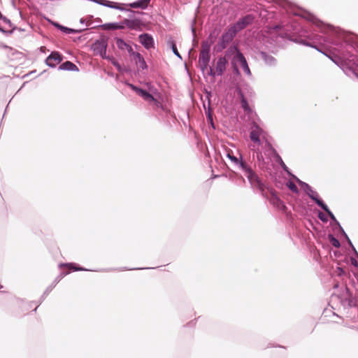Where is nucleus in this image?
Listing matches in <instances>:
<instances>
[{"instance_id":"obj_52","label":"nucleus","mask_w":358,"mask_h":358,"mask_svg":"<svg viewBox=\"0 0 358 358\" xmlns=\"http://www.w3.org/2000/svg\"><path fill=\"white\" fill-rule=\"evenodd\" d=\"M338 275H341L345 273V271L343 270V268H341V267H338Z\"/></svg>"},{"instance_id":"obj_22","label":"nucleus","mask_w":358,"mask_h":358,"mask_svg":"<svg viewBox=\"0 0 358 358\" xmlns=\"http://www.w3.org/2000/svg\"><path fill=\"white\" fill-rule=\"evenodd\" d=\"M132 57L136 64L138 66L139 69L142 70L148 69V65L141 53L136 52Z\"/></svg>"},{"instance_id":"obj_8","label":"nucleus","mask_w":358,"mask_h":358,"mask_svg":"<svg viewBox=\"0 0 358 358\" xmlns=\"http://www.w3.org/2000/svg\"><path fill=\"white\" fill-rule=\"evenodd\" d=\"M309 21L312 22L313 24L319 29L322 33H325L327 30H332L334 28L330 24H327L318 20L315 16L310 13H308L306 16Z\"/></svg>"},{"instance_id":"obj_55","label":"nucleus","mask_w":358,"mask_h":358,"mask_svg":"<svg viewBox=\"0 0 358 358\" xmlns=\"http://www.w3.org/2000/svg\"><path fill=\"white\" fill-rule=\"evenodd\" d=\"M351 262H352V264L355 266L358 267V263H357V260H356V259H355L352 258Z\"/></svg>"},{"instance_id":"obj_4","label":"nucleus","mask_w":358,"mask_h":358,"mask_svg":"<svg viewBox=\"0 0 358 358\" xmlns=\"http://www.w3.org/2000/svg\"><path fill=\"white\" fill-rule=\"evenodd\" d=\"M294 41L297 43L306 45V46H309V47L313 48L316 49L317 50L321 52L324 55H326L328 58H329L340 69H341L343 66V65L345 64V63L346 62L341 57H340L338 56H336V55H333L332 56V55H329L324 53L320 50L317 48V47L313 44V43L308 41L306 39H301V38L297 39V38H296V39L294 40Z\"/></svg>"},{"instance_id":"obj_50","label":"nucleus","mask_w":358,"mask_h":358,"mask_svg":"<svg viewBox=\"0 0 358 358\" xmlns=\"http://www.w3.org/2000/svg\"><path fill=\"white\" fill-rule=\"evenodd\" d=\"M208 74L212 76V77H215V75L217 74L216 73V70L214 71L211 67L209 68V73Z\"/></svg>"},{"instance_id":"obj_38","label":"nucleus","mask_w":358,"mask_h":358,"mask_svg":"<svg viewBox=\"0 0 358 358\" xmlns=\"http://www.w3.org/2000/svg\"><path fill=\"white\" fill-rule=\"evenodd\" d=\"M238 155H239V157L234 156V157H232V159L231 160V162L233 164L234 167H236L238 165L239 162L243 158L241 154L238 153Z\"/></svg>"},{"instance_id":"obj_14","label":"nucleus","mask_w":358,"mask_h":358,"mask_svg":"<svg viewBox=\"0 0 358 358\" xmlns=\"http://www.w3.org/2000/svg\"><path fill=\"white\" fill-rule=\"evenodd\" d=\"M210 59V53L200 52L199 57V65L201 71L204 72L207 69Z\"/></svg>"},{"instance_id":"obj_30","label":"nucleus","mask_w":358,"mask_h":358,"mask_svg":"<svg viewBox=\"0 0 358 358\" xmlns=\"http://www.w3.org/2000/svg\"><path fill=\"white\" fill-rule=\"evenodd\" d=\"M213 43V41H210V42L207 40L203 41L201 43V50L200 52L210 53L211 44Z\"/></svg>"},{"instance_id":"obj_42","label":"nucleus","mask_w":358,"mask_h":358,"mask_svg":"<svg viewBox=\"0 0 358 358\" xmlns=\"http://www.w3.org/2000/svg\"><path fill=\"white\" fill-rule=\"evenodd\" d=\"M150 102H153L154 106H155V107L156 108H162V109H163V106L161 103V102L159 101L157 99H156L155 97H154V100H152Z\"/></svg>"},{"instance_id":"obj_60","label":"nucleus","mask_w":358,"mask_h":358,"mask_svg":"<svg viewBox=\"0 0 358 358\" xmlns=\"http://www.w3.org/2000/svg\"><path fill=\"white\" fill-rule=\"evenodd\" d=\"M2 287H3L2 285H0V289L2 288Z\"/></svg>"},{"instance_id":"obj_16","label":"nucleus","mask_w":358,"mask_h":358,"mask_svg":"<svg viewBox=\"0 0 358 358\" xmlns=\"http://www.w3.org/2000/svg\"><path fill=\"white\" fill-rule=\"evenodd\" d=\"M269 201L280 210L285 211L287 208L285 203L275 193L272 192Z\"/></svg>"},{"instance_id":"obj_11","label":"nucleus","mask_w":358,"mask_h":358,"mask_svg":"<svg viewBox=\"0 0 358 358\" xmlns=\"http://www.w3.org/2000/svg\"><path fill=\"white\" fill-rule=\"evenodd\" d=\"M124 28L127 27L131 30L141 31L143 22L141 19H124Z\"/></svg>"},{"instance_id":"obj_3","label":"nucleus","mask_w":358,"mask_h":358,"mask_svg":"<svg viewBox=\"0 0 358 358\" xmlns=\"http://www.w3.org/2000/svg\"><path fill=\"white\" fill-rule=\"evenodd\" d=\"M108 38L102 36L96 40L91 46L92 50L96 55H99L102 59H110V57L106 55L108 47Z\"/></svg>"},{"instance_id":"obj_2","label":"nucleus","mask_w":358,"mask_h":358,"mask_svg":"<svg viewBox=\"0 0 358 358\" xmlns=\"http://www.w3.org/2000/svg\"><path fill=\"white\" fill-rule=\"evenodd\" d=\"M236 92L240 98L242 108L245 112L250 113L252 110L248 101L251 100L255 96L253 89L249 85L245 84L242 87H236Z\"/></svg>"},{"instance_id":"obj_7","label":"nucleus","mask_w":358,"mask_h":358,"mask_svg":"<svg viewBox=\"0 0 358 358\" xmlns=\"http://www.w3.org/2000/svg\"><path fill=\"white\" fill-rule=\"evenodd\" d=\"M254 16L251 14L246 15L245 16L240 18L236 23L231 25L229 27L234 30L236 34L245 29L247 26L252 24L254 21Z\"/></svg>"},{"instance_id":"obj_33","label":"nucleus","mask_w":358,"mask_h":358,"mask_svg":"<svg viewBox=\"0 0 358 358\" xmlns=\"http://www.w3.org/2000/svg\"><path fill=\"white\" fill-rule=\"evenodd\" d=\"M292 178L296 180V182L304 190L305 192L311 187L308 183L301 180L296 176L292 175Z\"/></svg>"},{"instance_id":"obj_19","label":"nucleus","mask_w":358,"mask_h":358,"mask_svg":"<svg viewBox=\"0 0 358 358\" xmlns=\"http://www.w3.org/2000/svg\"><path fill=\"white\" fill-rule=\"evenodd\" d=\"M237 61L239 63V64L241 65V66L243 69L245 73L247 74L248 76H251V71L250 70V68L248 66L247 61H246L243 53L238 54Z\"/></svg>"},{"instance_id":"obj_48","label":"nucleus","mask_w":358,"mask_h":358,"mask_svg":"<svg viewBox=\"0 0 358 358\" xmlns=\"http://www.w3.org/2000/svg\"><path fill=\"white\" fill-rule=\"evenodd\" d=\"M308 38L311 40L320 41L321 38V36L317 34H312L311 35H309L308 36Z\"/></svg>"},{"instance_id":"obj_10","label":"nucleus","mask_w":358,"mask_h":358,"mask_svg":"<svg viewBox=\"0 0 358 358\" xmlns=\"http://www.w3.org/2000/svg\"><path fill=\"white\" fill-rule=\"evenodd\" d=\"M139 42L146 49L150 50L155 47V41L152 36L148 33H143L138 36Z\"/></svg>"},{"instance_id":"obj_15","label":"nucleus","mask_w":358,"mask_h":358,"mask_svg":"<svg viewBox=\"0 0 358 358\" xmlns=\"http://www.w3.org/2000/svg\"><path fill=\"white\" fill-rule=\"evenodd\" d=\"M116 45L118 49L120 50H127L129 55L132 57L136 52L134 51L132 47L129 45L127 43H126L122 38H116Z\"/></svg>"},{"instance_id":"obj_45","label":"nucleus","mask_w":358,"mask_h":358,"mask_svg":"<svg viewBox=\"0 0 358 358\" xmlns=\"http://www.w3.org/2000/svg\"><path fill=\"white\" fill-rule=\"evenodd\" d=\"M110 60H111V62H112L113 65L116 67L117 70L118 71L121 72L122 71V67H121L120 64H119V62L117 61H116L115 59H110Z\"/></svg>"},{"instance_id":"obj_6","label":"nucleus","mask_w":358,"mask_h":358,"mask_svg":"<svg viewBox=\"0 0 358 358\" xmlns=\"http://www.w3.org/2000/svg\"><path fill=\"white\" fill-rule=\"evenodd\" d=\"M266 134L264 129L259 127L256 122H252L250 131V138L254 143L257 144L258 145H261L260 137L265 138L264 135Z\"/></svg>"},{"instance_id":"obj_39","label":"nucleus","mask_w":358,"mask_h":358,"mask_svg":"<svg viewBox=\"0 0 358 358\" xmlns=\"http://www.w3.org/2000/svg\"><path fill=\"white\" fill-rule=\"evenodd\" d=\"M69 273H61L53 281L52 285L53 286H55L65 275H66Z\"/></svg>"},{"instance_id":"obj_54","label":"nucleus","mask_w":358,"mask_h":358,"mask_svg":"<svg viewBox=\"0 0 358 358\" xmlns=\"http://www.w3.org/2000/svg\"><path fill=\"white\" fill-rule=\"evenodd\" d=\"M257 159H258V161L264 160L262 153H260V152L257 153Z\"/></svg>"},{"instance_id":"obj_9","label":"nucleus","mask_w":358,"mask_h":358,"mask_svg":"<svg viewBox=\"0 0 358 358\" xmlns=\"http://www.w3.org/2000/svg\"><path fill=\"white\" fill-rule=\"evenodd\" d=\"M63 60L62 55L57 51H52L45 59V64L50 68H55Z\"/></svg>"},{"instance_id":"obj_40","label":"nucleus","mask_w":358,"mask_h":358,"mask_svg":"<svg viewBox=\"0 0 358 358\" xmlns=\"http://www.w3.org/2000/svg\"><path fill=\"white\" fill-rule=\"evenodd\" d=\"M0 20H2L4 23L7 24L9 27H12L13 24L11 21L8 19L6 17L3 15L0 12Z\"/></svg>"},{"instance_id":"obj_24","label":"nucleus","mask_w":358,"mask_h":358,"mask_svg":"<svg viewBox=\"0 0 358 358\" xmlns=\"http://www.w3.org/2000/svg\"><path fill=\"white\" fill-rule=\"evenodd\" d=\"M264 150L265 155H268V157H273L274 158L276 156V154H278L276 150L273 147L271 143L266 138Z\"/></svg>"},{"instance_id":"obj_26","label":"nucleus","mask_w":358,"mask_h":358,"mask_svg":"<svg viewBox=\"0 0 358 358\" xmlns=\"http://www.w3.org/2000/svg\"><path fill=\"white\" fill-rule=\"evenodd\" d=\"M341 69L348 77H352V76H355L356 78L358 77V73L355 71V69L352 67L350 66L347 64V62L345 63V64Z\"/></svg>"},{"instance_id":"obj_12","label":"nucleus","mask_w":358,"mask_h":358,"mask_svg":"<svg viewBox=\"0 0 358 358\" xmlns=\"http://www.w3.org/2000/svg\"><path fill=\"white\" fill-rule=\"evenodd\" d=\"M133 91L136 92L138 95L143 98L144 100L150 102L152 100H154V96L149 93L147 90L140 88L133 84L127 83V84Z\"/></svg>"},{"instance_id":"obj_28","label":"nucleus","mask_w":358,"mask_h":358,"mask_svg":"<svg viewBox=\"0 0 358 358\" xmlns=\"http://www.w3.org/2000/svg\"><path fill=\"white\" fill-rule=\"evenodd\" d=\"M166 43H167V45L171 49V50L173 52V54L177 57H178L180 59H182V57H181L180 54L179 53L178 49H177L176 42L173 39L172 37H169V38L167 40Z\"/></svg>"},{"instance_id":"obj_41","label":"nucleus","mask_w":358,"mask_h":358,"mask_svg":"<svg viewBox=\"0 0 358 358\" xmlns=\"http://www.w3.org/2000/svg\"><path fill=\"white\" fill-rule=\"evenodd\" d=\"M54 287L55 286H53V285H51L49 287H48L42 295V299H44L50 293V292L52 290Z\"/></svg>"},{"instance_id":"obj_44","label":"nucleus","mask_w":358,"mask_h":358,"mask_svg":"<svg viewBox=\"0 0 358 358\" xmlns=\"http://www.w3.org/2000/svg\"><path fill=\"white\" fill-rule=\"evenodd\" d=\"M341 232H342V234H343V236H345V238H346V240L348 241V244L351 246V248H352V250H353L354 251H355V248L354 245H352V242H351L350 239L349 238V237L348 236V235H347V234H346V233L345 232L344 229H342V230H341Z\"/></svg>"},{"instance_id":"obj_32","label":"nucleus","mask_w":358,"mask_h":358,"mask_svg":"<svg viewBox=\"0 0 358 358\" xmlns=\"http://www.w3.org/2000/svg\"><path fill=\"white\" fill-rule=\"evenodd\" d=\"M347 294H348V303L350 307H355L357 306V299L352 296V294L350 292L349 289L346 288Z\"/></svg>"},{"instance_id":"obj_43","label":"nucleus","mask_w":358,"mask_h":358,"mask_svg":"<svg viewBox=\"0 0 358 358\" xmlns=\"http://www.w3.org/2000/svg\"><path fill=\"white\" fill-rule=\"evenodd\" d=\"M341 232H342V234H343V236H345V238H346V240L348 241V244L351 246V248H352V250H353L354 251H355V248L354 245H352V242H351L350 239L349 238V237L348 236V235H347V234H346V233L345 232L344 229H342V230H341Z\"/></svg>"},{"instance_id":"obj_46","label":"nucleus","mask_w":358,"mask_h":358,"mask_svg":"<svg viewBox=\"0 0 358 358\" xmlns=\"http://www.w3.org/2000/svg\"><path fill=\"white\" fill-rule=\"evenodd\" d=\"M318 218L323 222H327L328 221L327 217L322 212H319Z\"/></svg>"},{"instance_id":"obj_34","label":"nucleus","mask_w":358,"mask_h":358,"mask_svg":"<svg viewBox=\"0 0 358 358\" xmlns=\"http://www.w3.org/2000/svg\"><path fill=\"white\" fill-rule=\"evenodd\" d=\"M83 31V29H75L69 28L65 26L62 27V30H61V31H62L63 33L67 34H78V33L82 32Z\"/></svg>"},{"instance_id":"obj_17","label":"nucleus","mask_w":358,"mask_h":358,"mask_svg":"<svg viewBox=\"0 0 358 358\" xmlns=\"http://www.w3.org/2000/svg\"><path fill=\"white\" fill-rule=\"evenodd\" d=\"M306 193L308 194V196L314 201L316 204L322 208L323 206H324L326 203L319 197V195L317 192L313 189L312 187H310L308 190L306 192Z\"/></svg>"},{"instance_id":"obj_47","label":"nucleus","mask_w":358,"mask_h":358,"mask_svg":"<svg viewBox=\"0 0 358 358\" xmlns=\"http://www.w3.org/2000/svg\"><path fill=\"white\" fill-rule=\"evenodd\" d=\"M15 27H13V29H10V30H9V31H6V30L3 29L0 26V31H1V33H3V34H6V35H10V34H12L14 32V30H15Z\"/></svg>"},{"instance_id":"obj_53","label":"nucleus","mask_w":358,"mask_h":358,"mask_svg":"<svg viewBox=\"0 0 358 358\" xmlns=\"http://www.w3.org/2000/svg\"><path fill=\"white\" fill-rule=\"evenodd\" d=\"M207 117H208V119L212 122L213 117L209 110L208 111Z\"/></svg>"},{"instance_id":"obj_13","label":"nucleus","mask_w":358,"mask_h":358,"mask_svg":"<svg viewBox=\"0 0 358 358\" xmlns=\"http://www.w3.org/2000/svg\"><path fill=\"white\" fill-rule=\"evenodd\" d=\"M228 64V61L225 57H217L215 70L217 76H222L224 72L226 70L227 64Z\"/></svg>"},{"instance_id":"obj_49","label":"nucleus","mask_w":358,"mask_h":358,"mask_svg":"<svg viewBox=\"0 0 358 358\" xmlns=\"http://www.w3.org/2000/svg\"><path fill=\"white\" fill-rule=\"evenodd\" d=\"M235 155L233 153V151L229 150L227 151L226 157L231 161L232 159V157H234Z\"/></svg>"},{"instance_id":"obj_31","label":"nucleus","mask_w":358,"mask_h":358,"mask_svg":"<svg viewBox=\"0 0 358 358\" xmlns=\"http://www.w3.org/2000/svg\"><path fill=\"white\" fill-rule=\"evenodd\" d=\"M60 266H66L69 269L73 270L74 271H88V269H86L85 268L80 267L77 266L74 263H69V264H61L59 265Z\"/></svg>"},{"instance_id":"obj_37","label":"nucleus","mask_w":358,"mask_h":358,"mask_svg":"<svg viewBox=\"0 0 358 358\" xmlns=\"http://www.w3.org/2000/svg\"><path fill=\"white\" fill-rule=\"evenodd\" d=\"M287 187L294 193H299V189L295 183L291 180L287 182Z\"/></svg>"},{"instance_id":"obj_27","label":"nucleus","mask_w":358,"mask_h":358,"mask_svg":"<svg viewBox=\"0 0 358 358\" xmlns=\"http://www.w3.org/2000/svg\"><path fill=\"white\" fill-rule=\"evenodd\" d=\"M324 211L326 212V213L329 216L330 219L331 220V221L338 227V228L340 229V230L341 231L342 229H343L342 228V227L341 226L339 222L336 220V217L334 216V215L333 214V213L329 210V207L327 206V204H325L324 206H323L322 208H321Z\"/></svg>"},{"instance_id":"obj_36","label":"nucleus","mask_w":358,"mask_h":358,"mask_svg":"<svg viewBox=\"0 0 358 358\" xmlns=\"http://www.w3.org/2000/svg\"><path fill=\"white\" fill-rule=\"evenodd\" d=\"M237 63H238L237 59H231V64L233 69L234 73H235L237 76H240L241 73L237 66Z\"/></svg>"},{"instance_id":"obj_61","label":"nucleus","mask_w":358,"mask_h":358,"mask_svg":"<svg viewBox=\"0 0 358 358\" xmlns=\"http://www.w3.org/2000/svg\"><path fill=\"white\" fill-rule=\"evenodd\" d=\"M357 78L358 79V77Z\"/></svg>"},{"instance_id":"obj_5","label":"nucleus","mask_w":358,"mask_h":358,"mask_svg":"<svg viewBox=\"0 0 358 358\" xmlns=\"http://www.w3.org/2000/svg\"><path fill=\"white\" fill-rule=\"evenodd\" d=\"M236 34L234 30L229 27L221 36L218 43L216 45V49L217 52H221L227 48L228 44L231 43Z\"/></svg>"},{"instance_id":"obj_21","label":"nucleus","mask_w":358,"mask_h":358,"mask_svg":"<svg viewBox=\"0 0 358 358\" xmlns=\"http://www.w3.org/2000/svg\"><path fill=\"white\" fill-rule=\"evenodd\" d=\"M260 56L266 65L273 66L276 64L275 58L267 52L262 51L260 52Z\"/></svg>"},{"instance_id":"obj_23","label":"nucleus","mask_w":358,"mask_h":358,"mask_svg":"<svg viewBox=\"0 0 358 358\" xmlns=\"http://www.w3.org/2000/svg\"><path fill=\"white\" fill-rule=\"evenodd\" d=\"M238 53H242V52L238 50L237 46L231 45L226 51L224 57L226 58L231 57V59H238Z\"/></svg>"},{"instance_id":"obj_51","label":"nucleus","mask_w":358,"mask_h":358,"mask_svg":"<svg viewBox=\"0 0 358 358\" xmlns=\"http://www.w3.org/2000/svg\"><path fill=\"white\" fill-rule=\"evenodd\" d=\"M52 24L55 27H57L59 30H62V27H63V25L59 24L58 22H52Z\"/></svg>"},{"instance_id":"obj_18","label":"nucleus","mask_w":358,"mask_h":358,"mask_svg":"<svg viewBox=\"0 0 358 358\" xmlns=\"http://www.w3.org/2000/svg\"><path fill=\"white\" fill-rule=\"evenodd\" d=\"M101 27L105 30H117V29H124V20L119 22H110L106 23L101 25Z\"/></svg>"},{"instance_id":"obj_59","label":"nucleus","mask_w":358,"mask_h":358,"mask_svg":"<svg viewBox=\"0 0 358 358\" xmlns=\"http://www.w3.org/2000/svg\"><path fill=\"white\" fill-rule=\"evenodd\" d=\"M192 31L193 33H194V31H194V28L193 27V26L192 27Z\"/></svg>"},{"instance_id":"obj_57","label":"nucleus","mask_w":358,"mask_h":358,"mask_svg":"<svg viewBox=\"0 0 358 358\" xmlns=\"http://www.w3.org/2000/svg\"><path fill=\"white\" fill-rule=\"evenodd\" d=\"M150 268H154L153 267H147V268H137L136 269H150ZM136 268H128L127 270H135Z\"/></svg>"},{"instance_id":"obj_56","label":"nucleus","mask_w":358,"mask_h":358,"mask_svg":"<svg viewBox=\"0 0 358 358\" xmlns=\"http://www.w3.org/2000/svg\"><path fill=\"white\" fill-rule=\"evenodd\" d=\"M281 28H282V26L280 24H277L273 27L274 30H280V29H281Z\"/></svg>"},{"instance_id":"obj_1","label":"nucleus","mask_w":358,"mask_h":358,"mask_svg":"<svg viewBox=\"0 0 358 358\" xmlns=\"http://www.w3.org/2000/svg\"><path fill=\"white\" fill-rule=\"evenodd\" d=\"M235 168L241 170L244 173L250 185L253 187L258 189L261 192L264 190L265 186L264 183L252 168L245 161H243V158Z\"/></svg>"},{"instance_id":"obj_25","label":"nucleus","mask_w":358,"mask_h":358,"mask_svg":"<svg viewBox=\"0 0 358 358\" xmlns=\"http://www.w3.org/2000/svg\"><path fill=\"white\" fill-rule=\"evenodd\" d=\"M150 0H138L129 4L131 8L145 9L148 7Z\"/></svg>"},{"instance_id":"obj_58","label":"nucleus","mask_w":358,"mask_h":358,"mask_svg":"<svg viewBox=\"0 0 358 358\" xmlns=\"http://www.w3.org/2000/svg\"><path fill=\"white\" fill-rule=\"evenodd\" d=\"M80 22L81 24H83V23L85 22V20H84L83 18H81V19L80 20Z\"/></svg>"},{"instance_id":"obj_20","label":"nucleus","mask_w":358,"mask_h":358,"mask_svg":"<svg viewBox=\"0 0 358 358\" xmlns=\"http://www.w3.org/2000/svg\"><path fill=\"white\" fill-rule=\"evenodd\" d=\"M59 71H78V67L71 61H66L59 66Z\"/></svg>"},{"instance_id":"obj_29","label":"nucleus","mask_w":358,"mask_h":358,"mask_svg":"<svg viewBox=\"0 0 358 358\" xmlns=\"http://www.w3.org/2000/svg\"><path fill=\"white\" fill-rule=\"evenodd\" d=\"M275 162L278 163L281 168L289 175L292 177V175H293L288 167L286 166V164L284 163L283 160L282 159L281 157L279 154H276V156L273 158Z\"/></svg>"},{"instance_id":"obj_35","label":"nucleus","mask_w":358,"mask_h":358,"mask_svg":"<svg viewBox=\"0 0 358 358\" xmlns=\"http://www.w3.org/2000/svg\"><path fill=\"white\" fill-rule=\"evenodd\" d=\"M328 238L334 247L337 248H340V241L333 234H329Z\"/></svg>"}]
</instances>
